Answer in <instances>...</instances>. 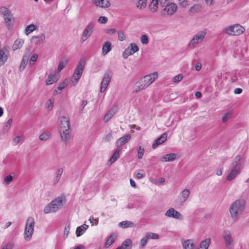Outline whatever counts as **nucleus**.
<instances>
[{"label": "nucleus", "mask_w": 249, "mask_h": 249, "mask_svg": "<svg viewBox=\"0 0 249 249\" xmlns=\"http://www.w3.org/2000/svg\"><path fill=\"white\" fill-rule=\"evenodd\" d=\"M58 129L61 141L65 143H68L71 139L70 124L68 117H59Z\"/></svg>", "instance_id": "nucleus-1"}, {"label": "nucleus", "mask_w": 249, "mask_h": 249, "mask_svg": "<svg viewBox=\"0 0 249 249\" xmlns=\"http://www.w3.org/2000/svg\"><path fill=\"white\" fill-rule=\"evenodd\" d=\"M158 77V74L157 72H154L144 76L135 84L133 86V92H138L146 89L153 83Z\"/></svg>", "instance_id": "nucleus-2"}, {"label": "nucleus", "mask_w": 249, "mask_h": 249, "mask_svg": "<svg viewBox=\"0 0 249 249\" xmlns=\"http://www.w3.org/2000/svg\"><path fill=\"white\" fill-rule=\"evenodd\" d=\"M246 202L244 199H238L231 204L229 212L232 220L235 222L238 220L245 209Z\"/></svg>", "instance_id": "nucleus-3"}, {"label": "nucleus", "mask_w": 249, "mask_h": 249, "mask_svg": "<svg viewBox=\"0 0 249 249\" xmlns=\"http://www.w3.org/2000/svg\"><path fill=\"white\" fill-rule=\"evenodd\" d=\"M243 167V163L241 161V156H237L232 162L231 171L227 176L226 179L231 181L235 178L240 173Z\"/></svg>", "instance_id": "nucleus-4"}, {"label": "nucleus", "mask_w": 249, "mask_h": 249, "mask_svg": "<svg viewBox=\"0 0 249 249\" xmlns=\"http://www.w3.org/2000/svg\"><path fill=\"white\" fill-rule=\"evenodd\" d=\"M86 60V58L85 57H83L79 61L72 76L71 80H70L72 86H76L80 79L85 67Z\"/></svg>", "instance_id": "nucleus-5"}, {"label": "nucleus", "mask_w": 249, "mask_h": 249, "mask_svg": "<svg viewBox=\"0 0 249 249\" xmlns=\"http://www.w3.org/2000/svg\"><path fill=\"white\" fill-rule=\"evenodd\" d=\"M65 201V198L63 196L56 198L45 207L43 210L44 213L46 214L56 212L63 207Z\"/></svg>", "instance_id": "nucleus-6"}, {"label": "nucleus", "mask_w": 249, "mask_h": 249, "mask_svg": "<svg viewBox=\"0 0 249 249\" xmlns=\"http://www.w3.org/2000/svg\"><path fill=\"white\" fill-rule=\"evenodd\" d=\"M35 225L34 218L33 217H29L26 221L23 233L24 238L26 241H30L31 240L34 231Z\"/></svg>", "instance_id": "nucleus-7"}, {"label": "nucleus", "mask_w": 249, "mask_h": 249, "mask_svg": "<svg viewBox=\"0 0 249 249\" xmlns=\"http://www.w3.org/2000/svg\"><path fill=\"white\" fill-rule=\"evenodd\" d=\"M245 31V28L241 25L236 24L231 25L224 30V32L230 36H239Z\"/></svg>", "instance_id": "nucleus-8"}, {"label": "nucleus", "mask_w": 249, "mask_h": 249, "mask_svg": "<svg viewBox=\"0 0 249 249\" xmlns=\"http://www.w3.org/2000/svg\"><path fill=\"white\" fill-rule=\"evenodd\" d=\"M0 14L2 16V18L4 20L6 26L8 28L12 27V21L14 18L10 10L5 6L0 7Z\"/></svg>", "instance_id": "nucleus-9"}, {"label": "nucleus", "mask_w": 249, "mask_h": 249, "mask_svg": "<svg viewBox=\"0 0 249 249\" xmlns=\"http://www.w3.org/2000/svg\"><path fill=\"white\" fill-rule=\"evenodd\" d=\"M206 35V30L198 32L190 40L188 44L189 47L193 48L195 47L197 44L201 43L203 41Z\"/></svg>", "instance_id": "nucleus-10"}, {"label": "nucleus", "mask_w": 249, "mask_h": 249, "mask_svg": "<svg viewBox=\"0 0 249 249\" xmlns=\"http://www.w3.org/2000/svg\"><path fill=\"white\" fill-rule=\"evenodd\" d=\"M165 7L161 12V15L163 17L173 15L177 10V6L174 3L170 2L165 4Z\"/></svg>", "instance_id": "nucleus-11"}, {"label": "nucleus", "mask_w": 249, "mask_h": 249, "mask_svg": "<svg viewBox=\"0 0 249 249\" xmlns=\"http://www.w3.org/2000/svg\"><path fill=\"white\" fill-rule=\"evenodd\" d=\"M190 190L187 189L183 190L180 194L178 199L176 201V206L179 208L184 205L185 202L187 201L189 195Z\"/></svg>", "instance_id": "nucleus-12"}, {"label": "nucleus", "mask_w": 249, "mask_h": 249, "mask_svg": "<svg viewBox=\"0 0 249 249\" xmlns=\"http://www.w3.org/2000/svg\"><path fill=\"white\" fill-rule=\"evenodd\" d=\"M94 28V24L92 23H89L85 27L80 38V41H85L92 34Z\"/></svg>", "instance_id": "nucleus-13"}, {"label": "nucleus", "mask_w": 249, "mask_h": 249, "mask_svg": "<svg viewBox=\"0 0 249 249\" xmlns=\"http://www.w3.org/2000/svg\"><path fill=\"white\" fill-rule=\"evenodd\" d=\"M222 237L226 247L228 249H232L234 246V242L231 232L229 231H224Z\"/></svg>", "instance_id": "nucleus-14"}, {"label": "nucleus", "mask_w": 249, "mask_h": 249, "mask_svg": "<svg viewBox=\"0 0 249 249\" xmlns=\"http://www.w3.org/2000/svg\"><path fill=\"white\" fill-rule=\"evenodd\" d=\"M138 51L139 48L138 46L134 43H131L130 45L127 48H126L123 52V57L124 59H126L129 55L133 54Z\"/></svg>", "instance_id": "nucleus-15"}, {"label": "nucleus", "mask_w": 249, "mask_h": 249, "mask_svg": "<svg viewBox=\"0 0 249 249\" xmlns=\"http://www.w3.org/2000/svg\"><path fill=\"white\" fill-rule=\"evenodd\" d=\"M165 215L167 217L174 218L178 220H181L183 219L182 214L172 208L168 209L166 212Z\"/></svg>", "instance_id": "nucleus-16"}, {"label": "nucleus", "mask_w": 249, "mask_h": 249, "mask_svg": "<svg viewBox=\"0 0 249 249\" xmlns=\"http://www.w3.org/2000/svg\"><path fill=\"white\" fill-rule=\"evenodd\" d=\"M45 41V36L41 34L38 36H34L31 38V42L35 45H40Z\"/></svg>", "instance_id": "nucleus-17"}, {"label": "nucleus", "mask_w": 249, "mask_h": 249, "mask_svg": "<svg viewBox=\"0 0 249 249\" xmlns=\"http://www.w3.org/2000/svg\"><path fill=\"white\" fill-rule=\"evenodd\" d=\"M111 80V77L108 75H105L102 79L101 86L100 92H104L107 88Z\"/></svg>", "instance_id": "nucleus-18"}, {"label": "nucleus", "mask_w": 249, "mask_h": 249, "mask_svg": "<svg viewBox=\"0 0 249 249\" xmlns=\"http://www.w3.org/2000/svg\"><path fill=\"white\" fill-rule=\"evenodd\" d=\"M92 3L96 6L102 8H108L110 3L108 0H91Z\"/></svg>", "instance_id": "nucleus-19"}, {"label": "nucleus", "mask_w": 249, "mask_h": 249, "mask_svg": "<svg viewBox=\"0 0 249 249\" xmlns=\"http://www.w3.org/2000/svg\"><path fill=\"white\" fill-rule=\"evenodd\" d=\"M167 138V135L166 133H163L159 138L156 139L152 144V148L155 149L159 145L163 143Z\"/></svg>", "instance_id": "nucleus-20"}, {"label": "nucleus", "mask_w": 249, "mask_h": 249, "mask_svg": "<svg viewBox=\"0 0 249 249\" xmlns=\"http://www.w3.org/2000/svg\"><path fill=\"white\" fill-rule=\"evenodd\" d=\"M70 81L69 79H65L63 82L59 84L57 89L54 90L53 94L54 95H56L57 94H59L61 92V91L68 85Z\"/></svg>", "instance_id": "nucleus-21"}, {"label": "nucleus", "mask_w": 249, "mask_h": 249, "mask_svg": "<svg viewBox=\"0 0 249 249\" xmlns=\"http://www.w3.org/2000/svg\"><path fill=\"white\" fill-rule=\"evenodd\" d=\"M117 110V106H115L113 108L109 109L104 117L105 122H108L115 115Z\"/></svg>", "instance_id": "nucleus-22"}, {"label": "nucleus", "mask_w": 249, "mask_h": 249, "mask_svg": "<svg viewBox=\"0 0 249 249\" xmlns=\"http://www.w3.org/2000/svg\"><path fill=\"white\" fill-rule=\"evenodd\" d=\"M130 138L131 135L130 134H126L119 138L116 142L117 146H121L125 144L130 140Z\"/></svg>", "instance_id": "nucleus-23"}, {"label": "nucleus", "mask_w": 249, "mask_h": 249, "mask_svg": "<svg viewBox=\"0 0 249 249\" xmlns=\"http://www.w3.org/2000/svg\"><path fill=\"white\" fill-rule=\"evenodd\" d=\"M177 158V155L175 153L167 154L160 158V160L162 162L174 161Z\"/></svg>", "instance_id": "nucleus-24"}, {"label": "nucleus", "mask_w": 249, "mask_h": 249, "mask_svg": "<svg viewBox=\"0 0 249 249\" xmlns=\"http://www.w3.org/2000/svg\"><path fill=\"white\" fill-rule=\"evenodd\" d=\"M181 244L183 249H194L195 245L193 240H182Z\"/></svg>", "instance_id": "nucleus-25"}, {"label": "nucleus", "mask_w": 249, "mask_h": 249, "mask_svg": "<svg viewBox=\"0 0 249 249\" xmlns=\"http://www.w3.org/2000/svg\"><path fill=\"white\" fill-rule=\"evenodd\" d=\"M29 56L30 54L28 53H26L23 55L18 68V70L20 71H22L24 70L29 61Z\"/></svg>", "instance_id": "nucleus-26"}, {"label": "nucleus", "mask_w": 249, "mask_h": 249, "mask_svg": "<svg viewBox=\"0 0 249 249\" xmlns=\"http://www.w3.org/2000/svg\"><path fill=\"white\" fill-rule=\"evenodd\" d=\"M24 42V40L21 38L16 39L12 45V50L15 51L21 48Z\"/></svg>", "instance_id": "nucleus-27"}, {"label": "nucleus", "mask_w": 249, "mask_h": 249, "mask_svg": "<svg viewBox=\"0 0 249 249\" xmlns=\"http://www.w3.org/2000/svg\"><path fill=\"white\" fill-rule=\"evenodd\" d=\"M132 247V242L131 239H127L122 243L121 247L117 248L119 249H131Z\"/></svg>", "instance_id": "nucleus-28"}, {"label": "nucleus", "mask_w": 249, "mask_h": 249, "mask_svg": "<svg viewBox=\"0 0 249 249\" xmlns=\"http://www.w3.org/2000/svg\"><path fill=\"white\" fill-rule=\"evenodd\" d=\"M102 54L106 55L111 50V43L109 41L105 42L102 46Z\"/></svg>", "instance_id": "nucleus-29"}, {"label": "nucleus", "mask_w": 249, "mask_h": 249, "mask_svg": "<svg viewBox=\"0 0 249 249\" xmlns=\"http://www.w3.org/2000/svg\"><path fill=\"white\" fill-rule=\"evenodd\" d=\"M232 115V110L231 109H228L225 112L221 117L222 122L225 124L230 120Z\"/></svg>", "instance_id": "nucleus-30"}, {"label": "nucleus", "mask_w": 249, "mask_h": 249, "mask_svg": "<svg viewBox=\"0 0 249 249\" xmlns=\"http://www.w3.org/2000/svg\"><path fill=\"white\" fill-rule=\"evenodd\" d=\"M121 151V150L120 148H117L115 150L114 154L109 160L108 162L110 164L114 163L120 157Z\"/></svg>", "instance_id": "nucleus-31"}, {"label": "nucleus", "mask_w": 249, "mask_h": 249, "mask_svg": "<svg viewBox=\"0 0 249 249\" xmlns=\"http://www.w3.org/2000/svg\"><path fill=\"white\" fill-rule=\"evenodd\" d=\"M63 172V169L62 168H59L57 170L55 173V176L53 179V184L56 185L60 180L62 173Z\"/></svg>", "instance_id": "nucleus-32"}, {"label": "nucleus", "mask_w": 249, "mask_h": 249, "mask_svg": "<svg viewBox=\"0 0 249 249\" xmlns=\"http://www.w3.org/2000/svg\"><path fill=\"white\" fill-rule=\"evenodd\" d=\"M58 77L55 73L50 74L46 81V84L47 85L53 84L57 82Z\"/></svg>", "instance_id": "nucleus-33"}, {"label": "nucleus", "mask_w": 249, "mask_h": 249, "mask_svg": "<svg viewBox=\"0 0 249 249\" xmlns=\"http://www.w3.org/2000/svg\"><path fill=\"white\" fill-rule=\"evenodd\" d=\"M89 226L84 224L81 226H79L77 228L76 230V234L77 236H80L82 235L87 229L88 228Z\"/></svg>", "instance_id": "nucleus-34"}, {"label": "nucleus", "mask_w": 249, "mask_h": 249, "mask_svg": "<svg viewBox=\"0 0 249 249\" xmlns=\"http://www.w3.org/2000/svg\"><path fill=\"white\" fill-rule=\"evenodd\" d=\"M211 239L209 238L202 241L197 249H208L211 244Z\"/></svg>", "instance_id": "nucleus-35"}, {"label": "nucleus", "mask_w": 249, "mask_h": 249, "mask_svg": "<svg viewBox=\"0 0 249 249\" xmlns=\"http://www.w3.org/2000/svg\"><path fill=\"white\" fill-rule=\"evenodd\" d=\"M158 0H152L149 4V7L150 11L153 12H156L158 9Z\"/></svg>", "instance_id": "nucleus-36"}, {"label": "nucleus", "mask_w": 249, "mask_h": 249, "mask_svg": "<svg viewBox=\"0 0 249 249\" xmlns=\"http://www.w3.org/2000/svg\"><path fill=\"white\" fill-rule=\"evenodd\" d=\"M37 29V27L36 25L34 24H30L26 27L25 29V34L28 36L34 31L36 30Z\"/></svg>", "instance_id": "nucleus-37"}, {"label": "nucleus", "mask_w": 249, "mask_h": 249, "mask_svg": "<svg viewBox=\"0 0 249 249\" xmlns=\"http://www.w3.org/2000/svg\"><path fill=\"white\" fill-rule=\"evenodd\" d=\"M119 226L123 228H127L129 227H135V224L133 222L130 221H124L120 222Z\"/></svg>", "instance_id": "nucleus-38"}, {"label": "nucleus", "mask_w": 249, "mask_h": 249, "mask_svg": "<svg viewBox=\"0 0 249 249\" xmlns=\"http://www.w3.org/2000/svg\"><path fill=\"white\" fill-rule=\"evenodd\" d=\"M24 140V136L22 135H18L15 137L13 140L14 145H18L20 142H23Z\"/></svg>", "instance_id": "nucleus-39"}, {"label": "nucleus", "mask_w": 249, "mask_h": 249, "mask_svg": "<svg viewBox=\"0 0 249 249\" xmlns=\"http://www.w3.org/2000/svg\"><path fill=\"white\" fill-rule=\"evenodd\" d=\"M116 236L115 235L111 234L110 235V236L108 238L105 242V247L106 248H108L114 242Z\"/></svg>", "instance_id": "nucleus-40"}, {"label": "nucleus", "mask_w": 249, "mask_h": 249, "mask_svg": "<svg viewBox=\"0 0 249 249\" xmlns=\"http://www.w3.org/2000/svg\"><path fill=\"white\" fill-rule=\"evenodd\" d=\"M138 158L142 159L144 153V147L140 144H139L137 148Z\"/></svg>", "instance_id": "nucleus-41"}, {"label": "nucleus", "mask_w": 249, "mask_h": 249, "mask_svg": "<svg viewBox=\"0 0 249 249\" xmlns=\"http://www.w3.org/2000/svg\"><path fill=\"white\" fill-rule=\"evenodd\" d=\"M67 63V60L66 59L64 58L62 60H61L58 64V68H57V72H60L61 71V70L62 69H63L65 68V67L66 66Z\"/></svg>", "instance_id": "nucleus-42"}, {"label": "nucleus", "mask_w": 249, "mask_h": 249, "mask_svg": "<svg viewBox=\"0 0 249 249\" xmlns=\"http://www.w3.org/2000/svg\"><path fill=\"white\" fill-rule=\"evenodd\" d=\"M51 135L49 132H44L42 133L39 137L40 140L42 141H46L51 138Z\"/></svg>", "instance_id": "nucleus-43"}, {"label": "nucleus", "mask_w": 249, "mask_h": 249, "mask_svg": "<svg viewBox=\"0 0 249 249\" xmlns=\"http://www.w3.org/2000/svg\"><path fill=\"white\" fill-rule=\"evenodd\" d=\"M146 3L147 0H139L137 3L136 6L138 9L142 10L146 7Z\"/></svg>", "instance_id": "nucleus-44"}, {"label": "nucleus", "mask_w": 249, "mask_h": 249, "mask_svg": "<svg viewBox=\"0 0 249 249\" xmlns=\"http://www.w3.org/2000/svg\"><path fill=\"white\" fill-rule=\"evenodd\" d=\"M54 102V99H51L47 101V102L45 104V106L46 108L49 110H51L53 107V104Z\"/></svg>", "instance_id": "nucleus-45"}, {"label": "nucleus", "mask_w": 249, "mask_h": 249, "mask_svg": "<svg viewBox=\"0 0 249 249\" xmlns=\"http://www.w3.org/2000/svg\"><path fill=\"white\" fill-rule=\"evenodd\" d=\"M145 235L147 237L148 239H158L160 238L159 235L158 234L153 232H147L145 233Z\"/></svg>", "instance_id": "nucleus-46"}, {"label": "nucleus", "mask_w": 249, "mask_h": 249, "mask_svg": "<svg viewBox=\"0 0 249 249\" xmlns=\"http://www.w3.org/2000/svg\"><path fill=\"white\" fill-rule=\"evenodd\" d=\"M38 54L36 53L34 54L30 58L29 60V65L30 66H33L35 65L37 58H38Z\"/></svg>", "instance_id": "nucleus-47"}, {"label": "nucleus", "mask_w": 249, "mask_h": 249, "mask_svg": "<svg viewBox=\"0 0 249 249\" xmlns=\"http://www.w3.org/2000/svg\"><path fill=\"white\" fill-rule=\"evenodd\" d=\"M148 239L147 237L145 235V236L143 237H142V239L141 240L140 247L141 249L144 248L145 247V246H146V245L148 242Z\"/></svg>", "instance_id": "nucleus-48"}, {"label": "nucleus", "mask_w": 249, "mask_h": 249, "mask_svg": "<svg viewBox=\"0 0 249 249\" xmlns=\"http://www.w3.org/2000/svg\"><path fill=\"white\" fill-rule=\"evenodd\" d=\"M141 41L143 44H147L149 42L148 37L146 35H142L141 37Z\"/></svg>", "instance_id": "nucleus-49"}, {"label": "nucleus", "mask_w": 249, "mask_h": 249, "mask_svg": "<svg viewBox=\"0 0 249 249\" xmlns=\"http://www.w3.org/2000/svg\"><path fill=\"white\" fill-rule=\"evenodd\" d=\"M183 76L182 74H178V75L175 76L173 79V81L174 83H178L179 82L183 79Z\"/></svg>", "instance_id": "nucleus-50"}, {"label": "nucleus", "mask_w": 249, "mask_h": 249, "mask_svg": "<svg viewBox=\"0 0 249 249\" xmlns=\"http://www.w3.org/2000/svg\"><path fill=\"white\" fill-rule=\"evenodd\" d=\"M89 221H90L91 225H97L98 224V218H95L93 216H90Z\"/></svg>", "instance_id": "nucleus-51"}, {"label": "nucleus", "mask_w": 249, "mask_h": 249, "mask_svg": "<svg viewBox=\"0 0 249 249\" xmlns=\"http://www.w3.org/2000/svg\"><path fill=\"white\" fill-rule=\"evenodd\" d=\"M98 22L102 24H105L107 21V18L106 17H100L98 20Z\"/></svg>", "instance_id": "nucleus-52"}, {"label": "nucleus", "mask_w": 249, "mask_h": 249, "mask_svg": "<svg viewBox=\"0 0 249 249\" xmlns=\"http://www.w3.org/2000/svg\"><path fill=\"white\" fill-rule=\"evenodd\" d=\"M118 34V39L119 40L122 41L125 39V36L124 32H119Z\"/></svg>", "instance_id": "nucleus-53"}, {"label": "nucleus", "mask_w": 249, "mask_h": 249, "mask_svg": "<svg viewBox=\"0 0 249 249\" xmlns=\"http://www.w3.org/2000/svg\"><path fill=\"white\" fill-rule=\"evenodd\" d=\"M13 177L11 175H8L6 177L4 178V182L7 184H9L13 180Z\"/></svg>", "instance_id": "nucleus-54"}, {"label": "nucleus", "mask_w": 249, "mask_h": 249, "mask_svg": "<svg viewBox=\"0 0 249 249\" xmlns=\"http://www.w3.org/2000/svg\"><path fill=\"white\" fill-rule=\"evenodd\" d=\"M87 101L86 100H83L81 102L80 107V112L82 113L83 111V109L87 105Z\"/></svg>", "instance_id": "nucleus-55"}, {"label": "nucleus", "mask_w": 249, "mask_h": 249, "mask_svg": "<svg viewBox=\"0 0 249 249\" xmlns=\"http://www.w3.org/2000/svg\"><path fill=\"white\" fill-rule=\"evenodd\" d=\"M70 229V224L67 223L65 227L64 230V235H66V236H68L69 230Z\"/></svg>", "instance_id": "nucleus-56"}, {"label": "nucleus", "mask_w": 249, "mask_h": 249, "mask_svg": "<svg viewBox=\"0 0 249 249\" xmlns=\"http://www.w3.org/2000/svg\"><path fill=\"white\" fill-rule=\"evenodd\" d=\"M12 123V119L10 118L6 122L5 125H4V128L8 129L10 128Z\"/></svg>", "instance_id": "nucleus-57"}, {"label": "nucleus", "mask_w": 249, "mask_h": 249, "mask_svg": "<svg viewBox=\"0 0 249 249\" xmlns=\"http://www.w3.org/2000/svg\"><path fill=\"white\" fill-rule=\"evenodd\" d=\"M112 133L109 132L106 135L105 139L107 141L109 142L112 139Z\"/></svg>", "instance_id": "nucleus-58"}, {"label": "nucleus", "mask_w": 249, "mask_h": 249, "mask_svg": "<svg viewBox=\"0 0 249 249\" xmlns=\"http://www.w3.org/2000/svg\"><path fill=\"white\" fill-rule=\"evenodd\" d=\"M205 1L208 6H212L214 2V0H205Z\"/></svg>", "instance_id": "nucleus-59"}, {"label": "nucleus", "mask_w": 249, "mask_h": 249, "mask_svg": "<svg viewBox=\"0 0 249 249\" xmlns=\"http://www.w3.org/2000/svg\"><path fill=\"white\" fill-rule=\"evenodd\" d=\"M242 92V89L240 88H237L234 89V93L235 94H239L241 93Z\"/></svg>", "instance_id": "nucleus-60"}, {"label": "nucleus", "mask_w": 249, "mask_h": 249, "mask_svg": "<svg viewBox=\"0 0 249 249\" xmlns=\"http://www.w3.org/2000/svg\"><path fill=\"white\" fill-rule=\"evenodd\" d=\"M201 64L200 63H197L195 66L196 70L197 71H199L201 68Z\"/></svg>", "instance_id": "nucleus-61"}, {"label": "nucleus", "mask_w": 249, "mask_h": 249, "mask_svg": "<svg viewBox=\"0 0 249 249\" xmlns=\"http://www.w3.org/2000/svg\"><path fill=\"white\" fill-rule=\"evenodd\" d=\"M136 177L137 178L140 179L144 177V174L141 173H138L136 175Z\"/></svg>", "instance_id": "nucleus-62"}, {"label": "nucleus", "mask_w": 249, "mask_h": 249, "mask_svg": "<svg viewBox=\"0 0 249 249\" xmlns=\"http://www.w3.org/2000/svg\"><path fill=\"white\" fill-rule=\"evenodd\" d=\"M116 30L115 29H110L107 30V33L109 34H114L116 33Z\"/></svg>", "instance_id": "nucleus-63"}, {"label": "nucleus", "mask_w": 249, "mask_h": 249, "mask_svg": "<svg viewBox=\"0 0 249 249\" xmlns=\"http://www.w3.org/2000/svg\"><path fill=\"white\" fill-rule=\"evenodd\" d=\"M130 183L132 187L134 188H136V184L132 179H130Z\"/></svg>", "instance_id": "nucleus-64"}]
</instances>
